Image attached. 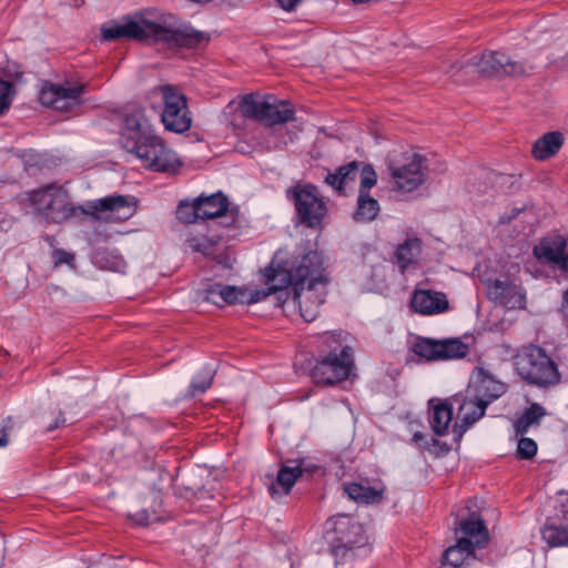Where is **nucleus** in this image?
<instances>
[{
	"instance_id": "obj_6",
	"label": "nucleus",
	"mask_w": 568,
	"mask_h": 568,
	"mask_svg": "<svg viewBox=\"0 0 568 568\" xmlns=\"http://www.w3.org/2000/svg\"><path fill=\"white\" fill-rule=\"evenodd\" d=\"M456 544L448 547L443 554L442 564L445 568H460L474 558L476 549L488 545L489 535L484 520L477 514L460 520L456 529Z\"/></svg>"
},
{
	"instance_id": "obj_9",
	"label": "nucleus",
	"mask_w": 568,
	"mask_h": 568,
	"mask_svg": "<svg viewBox=\"0 0 568 568\" xmlns=\"http://www.w3.org/2000/svg\"><path fill=\"white\" fill-rule=\"evenodd\" d=\"M244 118L264 122L267 125L283 124L294 119L291 103L274 95L245 94L239 102Z\"/></svg>"
},
{
	"instance_id": "obj_34",
	"label": "nucleus",
	"mask_w": 568,
	"mask_h": 568,
	"mask_svg": "<svg viewBox=\"0 0 568 568\" xmlns=\"http://www.w3.org/2000/svg\"><path fill=\"white\" fill-rule=\"evenodd\" d=\"M197 207H200L197 197L193 201H181L176 210V217L184 223H194L201 220Z\"/></svg>"
},
{
	"instance_id": "obj_23",
	"label": "nucleus",
	"mask_w": 568,
	"mask_h": 568,
	"mask_svg": "<svg viewBox=\"0 0 568 568\" xmlns=\"http://www.w3.org/2000/svg\"><path fill=\"white\" fill-rule=\"evenodd\" d=\"M478 72L484 75H519L524 73V68L517 62H511L504 53L490 51L483 53L474 63Z\"/></svg>"
},
{
	"instance_id": "obj_40",
	"label": "nucleus",
	"mask_w": 568,
	"mask_h": 568,
	"mask_svg": "<svg viewBox=\"0 0 568 568\" xmlns=\"http://www.w3.org/2000/svg\"><path fill=\"white\" fill-rule=\"evenodd\" d=\"M113 262L110 264V268L115 272H124L126 268V263L120 256H111Z\"/></svg>"
},
{
	"instance_id": "obj_29",
	"label": "nucleus",
	"mask_w": 568,
	"mask_h": 568,
	"mask_svg": "<svg viewBox=\"0 0 568 568\" xmlns=\"http://www.w3.org/2000/svg\"><path fill=\"white\" fill-rule=\"evenodd\" d=\"M546 415L545 408L534 403L515 422L514 429L517 436L525 435L532 426L539 425L540 419Z\"/></svg>"
},
{
	"instance_id": "obj_3",
	"label": "nucleus",
	"mask_w": 568,
	"mask_h": 568,
	"mask_svg": "<svg viewBox=\"0 0 568 568\" xmlns=\"http://www.w3.org/2000/svg\"><path fill=\"white\" fill-rule=\"evenodd\" d=\"M121 141L123 148L149 170L171 173L181 166L178 154L154 132L142 111H134L124 118Z\"/></svg>"
},
{
	"instance_id": "obj_30",
	"label": "nucleus",
	"mask_w": 568,
	"mask_h": 568,
	"mask_svg": "<svg viewBox=\"0 0 568 568\" xmlns=\"http://www.w3.org/2000/svg\"><path fill=\"white\" fill-rule=\"evenodd\" d=\"M357 173L358 163L354 161L338 168L334 173H328L325 182L334 190L342 192L351 181L355 180Z\"/></svg>"
},
{
	"instance_id": "obj_33",
	"label": "nucleus",
	"mask_w": 568,
	"mask_h": 568,
	"mask_svg": "<svg viewBox=\"0 0 568 568\" xmlns=\"http://www.w3.org/2000/svg\"><path fill=\"white\" fill-rule=\"evenodd\" d=\"M187 245L193 252L201 253L204 256H211L215 252L217 241L205 235L189 236Z\"/></svg>"
},
{
	"instance_id": "obj_22",
	"label": "nucleus",
	"mask_w": 568,
	"mask_h": 568,
	"mask_svg": "<svg viewBox=\"0 0 568 568\" xmlns=\"http://www.w3.org/2000/svg\"><path fill=\"white\" fill-rule=\"evenodd\" d=\"M534 254L538 260L558 266L562 275L568 277V250L562 236L542 240L535 246Z\"/></svg>"
},
{
	"instance_id": "obj_26",
	"label": "nucleus",
	"mask_w": 568,
	"mask_h": 568,
	"mask_svg": "<svg viewBox=\"0 0 568 568\" xmlns=\"http://www.w3.org/2000/svg\"><path fill=\"white\" fill-rule=\"evenodd\" d=\"M564 141L565 138L561 132H548L535 141L531 155L537 161H546L559 152Z\"/></svg>"
},
{
	"instance_id": "obj_14",
	"label": "nucleus",
	"mask_w": 568,
	"mask_h": 568,
	"mask_svg": "<svg viewBox=\"0 0 568 568\" xmlns=\"http://www.w3.org/2000/svg\"><path fill=\"white\" fill-rule=\"evenodd\" d=\"M489 300L507 310H521L526 305V294L516 278L501 275L486 284Z\"/></svg>"
},
{
	"instance_id": "obj_1",
	"label": "nucleus",
	"mask_w": 568,
	"mask_h": 568,
	"mask_svg": "<svg viewBox=\"0 0 568 568\" xmlns=\"http://www.w3.org/2000/svg\"><path fill=\"white\" fill-rule=\"evenodd\" d=\"M264 283L271 294H278L283 303L297 304L306 322L314 321L325 301L327 278L323 258L316 251L288 254L278 250L263 271Z\"/></svg>"
},
{
	"instance_id": "obj_37",
	"label": "nucleus",
	"mask_w": 568,
	"mask_h": 568,
	"mask_svg": "<svg viewBox=\"0 0 568 568\" xmlns=\"http://www.w3.org/2000/svg\"><path fill=\"white\" fill-rule=\"evenodd\" d=\"M520 436L517 444V456L521 459H530L537 454V444L531 438Z\"/></svg>"
},
{
	"instance_id": "obj_35",
	"label": "nucleus",
	"mask_w": 568,
	"mask_h": 568,
	"mask_svg": "<svg viewBox=\"0 0 568 568\" xmlns=\"http://www.w3.org/2000/svg\"><path fill=\"white\" fill-rule=\"evenodd\" d=\"M214 373L215 371L212 366H205L201 369L191 382L192 394H202L209 389L212 384Z\"/></svg>"
},
{
	"instance_id": "obj_2",
	"label": "nucleus",
	"mask_w": 568,
	"mask_h": 568,
	"mask_svg": "<svg viewBox=\"0 0 568 568\" xmlns=\"http://www.w3.org/2000/svg\"><path fill=\"white\" fill-rule=\"evenodd\" d=\"M104 40L133 39L162 49L195 48L207 41L203 32L189 24H176L171 16L140 12L113 21L101 29Z\"/></svg>"
},
{
	"instance_id": "obj_31",
	"label": "nucleus",
	"mask_w": 568,
	"mask_h": 568,
	"mask_svg": "<svg viewBox=\"0 0 568 568\" xmlns=\"http://www.w3.org/2000/svg\"><path fill=\"white\" fill-rule=\"evenodd\" d=\"M379 210L377 200L368 193L359 192L354 219L359 222H371L376 219Z\"/></svg>"
},
{
	"instance_id": "obj_20",
	"label": "nucleus",
	"mask_w": 568,
	"mask_h": 568,
	"mask_svg": "<svg viewBox=\"0 0 568 568\" xmlns=\"http://www.w3.org/2000/svg\"><path fill=\"white\" fill-rule=\"evenodd\" d=\"M315 468L314 465H308L304 459L292 462V465H284L280 468L275 480L268 485L270 495L276 499L287 495L297 478L303 476L304 473H311Z\"/></svg>"
},
{
	"instance_id": "obj_45",
	"label": "nucleus",
	"mask_w": 568,
	"mask_h": 568,
	"mask_svg": "<svg viewBox=\"0 0 568 568\" xmlns=\"http://www.w3.org/2000/svg\"><path fill=\"white\" fill-rule=\"evenodd\" d=\"M8 445V437L4 429H0V447H4Z\"/></svg>"
},
{
	"instance_id": "obj_42",
	"label": "nucleus",
	"mask_w": 568,
	"mask_h": 568,
	"mask_svg": "<svg viewBox=\"0 0 568 568\" xmlns=\"http://www.w3.org/2000/svg\"><path fill=\"white\" fill-rule=\"evenodd\" d=\"M64 423H65V419L63 418L62 414L60 413L59 416L55 418L54 423L48 425L47 430L52 432V430L59 428L60 426L64 425Z\"/></svg>"
},
{
	"instance_id": "obj_24",
	"label": "nucleus",
	"mask_w": 568,
	"mask_h": 568,
	"mask_svg": "<svg viewBox=\"0 0 568 568\" xmlns=\"http://www.w3.org/2000/svg\"><path fill=\"white\" fill-rule=\"evenodd\" d=\"M428 404L430 427L436 435L443 436L453 420V405L435 398L430 399Z\"/></svg>"
},
{
	"instance_id": "obj_25",
	"label": "nucleus",
	"mask_w": 568,
	"mask_h": 568,
	"mask_svg": "<svg viewBox=\"0 0 568 568\" xmlns=\"http://www.w3.org/2000/svg\"><path fill=\"white\" fill-rule=\"evenodd\" d=\"M344 491L356 503L373 505L383 499L385 487L382 484L371 487L362 483H345Z\"/></svg>"
},
{
	"instance_id": "obj_16",
	"label": "nucleus",
	"mask_w": 568,
	"mask_h": 568,
	"mask_svg": "<svg viewBox=\"0 0 568 568\" xmlns=\"http://www.w3.org/2000/svg\"><path fill=\"white\" fill-rule=\"evenodd\" d=\"M271 295L266 290L248 291L245 287L213 284L206 290V300L217 306L231 304H253Z\"/></svg>"
},
{
	"instance_id": "obj_19",
	"label": "nucleus",
	"mask_w": 568,
	"mask_h": 568,
	"mask_svg": "<svg viewBox=\"0 0 568 568\" xmlns=\"http://www.w3.org/2000/svg\"><path fill=\"white\" fill-rule=\"evenodd\" d=\"M425 171V159L414 154L408 163L394 169L392 175L398 190L412 192L424 183Z\"/></svg>"
},
{
	"instance_id": "obj_21",
	"label": "nucleus",
	"mask_w": 568,
	"mask_h": 568,
	"mask_svg": "<svg viewBox=\"0 0 568 568\" xmlns=\"http://www.w3.org/2000/svg\"><path fill=\"white\" fill-rule=\"evenodd\" d=\"M410 307L420 315L432 316L446 312L449 302L443 292L416 287L410 298Z\"/></svg>"
},
{
	"instance_id": "obj_15",
	"label": "nucleus",
	"mask_w": 568,
	"mask_h": 568,
	"mask_svg": "<svg viewBox=\"0 0 568 568\" xmlns=\"http://www.w3.org/2000/svg\"><path fill=\"white\" fill-rule=\"evenodd\" d=\"M414 353L427 361H447L465 357L468 346L457 338H419L414 345Z\"/></svg>"
},
{
	"instance_id": "obj_44",
	"label": "nucleus",
	"mask_w": 568,
	"mask_h": 568,
	"mask_svg": "<svg viewBox=\"0 0 568 568\" xmlns=\"http://www.w3.org/2000/svg\"><path fill=\"white\" fill-rule=\"evenodd\" d=\"M136 517H138V518H136V523H138L139 525H144V524H146L148 515H146V513H145V511H142V513L136 514Z\"/></svg>"
},
{
	"instance_id": "obj_43",
	"label": "nucleus",
	"mask_w": 568,
	"mask_h": 568,
	"mask_svg": "<svg viewBox=\"0 0 568 568\" xmlns=\"http://www.w3.org/2000/svg\"><path fill=\"white\" fill-rule=\"evenodd\" d=\"M520 212H521V210H520V209H516V210H514L513 215H509V216H507V217H506V216H501V217H500V222H501V223L510 222V221H511L513 219H515V217H516Z\"/></svg>"
},
{
	"instance_id": "obj_11",
	"label": "nucleus",
	"mask_w": 568,
	"mask_h": 568,
	"mask_svg": "<svg viewBox=\"0 0 568 568\" xmlns=\"http://www.w3.org/2000/svg\"><path fill=\"white\" fill-rule=\"evenodd\" d=\"M286 194L293 201L297 216L303 223L311 227L321 225L327 213V207L315 186L297 184L287 190Z\"/></svg>"
},
{
	"instance_id": "obj_27",
	"label": "nucleus",
	"mask_w": 568,
	"mask_h": 568,
	"mask_svg": "<svg viewBox=\"0 0 568 568\" xmlns=\"http://www.w3.org/2000/svg\"><path fill=\"white\" fill-rule=\"evenodd\" d=\"M201 220H211L223 216L229 211V200L221 192L197 197Z\"/></svg>"
},
{
	"instance_id": "obj_8",
	"label": "nucleus",
	"mask_w": 568,
	"mask_h": 568,
	"mask_svg": "<svg viewBox=\"0 0 568 568\" xmlns=\"http://www.w3.org/2000/svg\"><path fill=\"white\" fill-rule=\"evenodd\" d=\"M325 537L336 559H345L355 547L364 546V528L354 517L339 514L325 524Z\"/></svg>"
},
{
	"instance_id": "obj_4",
	"label": "nucleus",
	"mask_w": 568,
	"mask_h": 568,
	"mask_svg": "<svg viewBox=\"0 0 568 568\" xmlns=\"http://www.w3.org/2000/svg\"><path fill=\"white\" fill-rule=\"evenodd\" d=\"M150 105L160 112L165 130L184 133L192 125L185 94L173 84H160L149 93Z\"/></svg>"
},
{
	"instance_id": "obj_5",
	"label": "nucleus",
	"mask_w": 568,
	"mask_h": 568,
	"mask_svg": "<svg viewBox=\"0 0 568 568\" xmlns=\"http://www.w3.org/2000/svg\"><path fill=\"white\" fill-rule=\"evenodd\" d=\"M341 334H326L323 343L331 351L321 355L312 368V378L316 384L333 385L349 378L354 371L353 349L342 346Z\"/></svg>"
},
{
	"instance_id": "obj_12",
	"label": "nucleus",
	"mask_w": 568,
	"mask_h": 568,
	"mask_svg": "<svg viewBox=\"0 0 568 568\" xmlns=\"http://www.w3.org/2000/svg\"><path fill=\"white\" fill-rule=\"evenodd\" d=\"M84 92V85L63 87L50 82L43 83L39 100L44 106L61 112H73L81 104V95Z\"/></svg>"
},
{
	"instance_id": "obj_10",
	"label": "nucleus",
	"mask_w": 568,
	"mask_h": 568,
	"mask_svg": "<svg viewBox=\"0 0 568 568\" xmlns=\"http://www.w3.org/2000/svg\"><path fill=\"white\" fill-rule=\"evenodd\" d=\"M29 200L37 213L48 222L62 223L75 213L67 191L54 184L30 192Z\"/></svg>"
},
{
	"instance_id": "obj_28",
	"label": "nucleus",
	"mask_w": 568,
	"mask_h": 568,
	"mask_svg": "<svg viewBox=\"0 0 568 568\" xmlns=\"http://www.w3.org/2000/svg\"><path fill=\"white\" fill-rule=\"evenodd\" d=\"M422 251V242L417 237H408L399 244L395 252L396 262L402 271L415 263Z\"/></svg>"
},
{
	"instance_id": "obj_32",
	"label": "nucleus",
	"mask_w": 568,
	"mask_h": 568,
	"mask_svg": "<svg viewBox=\"0 0 568 568\" xmlns=\"http://www.w3.org/2000/svg\"><path fill=\"white\" fill-rule=\"evenodd\" d=\"M541 537L550 547L568 546V529L564 526L545 525Z\"/></svg>"
},
{
	"instance_id": "obj_46",
	"label": "nucleus",
	"mask_w": 568,
	"mask_h": 568,
	"mask_svg": "<svg viewBox=\"0 0 568 568\" xmlns=\"http://www.w3.org/2000/svg\"><path fill=\"white\" fill-rule=\"evenodd\" d=\"M413 440L418 444L419 442L424 440V435L420 432H415L413 435Z\"/></svg>"
},
{
	"instance_id": "obj_39",
	"label": "nucleus",
	"mask_w": 568,
	"mask_h": 568,
	"mask_svg": "<svg viewBox=\"0 0 568 568\" xmlns=\"http://www.w3.org/2000/svg\"><path fill=\"white\" fill-rule=\"evenodd\" d=\"M52 257H53L55 266L61 265V264L72 265L73 260H74L73 254L70 252H67L64 250L53 251Z\"/></svg>"
},
{
	"instance_id": "obj_18",
	"label": "nucleus",
	"mask_w": 568,
	"mask_h": 568,
	"mask_svg": "<svg viewBox=\"0 0 568 568\" xmlns=\"http://www.w3.org/2000/svg\"><path fill=\"white\" fill-rule=\"evenodd\" d=\"M467 388L489 405L506 393L507 385L491 371L476 367L473 371Z\"/></svg>"
},
{
	"instance_id": "obj_38",
	"label": "nucleus",
	"mask_w": 568,
	"mask_h": 568,
	"mask_svg": "<svg viewBox=\"0 0 568 568\" xmlns=\"http://www.w3.org/2000/svg\"><path fill=\"white\" fill-rule=\"evenodd\" d=\"M14 88L11 82L0 80V114H2L12 103Z\"/></svg>"
},
{
	"instance_id": "obj_17",
	"label": "nucleus",
	"mask_w": 568,
	"mask_h": 568,
	"mask_svg": "<svg viewBox=\"0 0 568 568\" xmlns=\"http://www.w3.org/2000/svg\"><path fill=\"white\" fill-rule=\"evenodd\" d=\"M453 402L458 406L457 422L454 425V433L462 436L463 433L485 414L488 404L475 393L466 388L464 393L454 396Z\"/></svg>"
},
{
	"instance_id": "obj_41",
	"label": "nucleus",
	"mask_w": 568,
	"mask_h": 568,
	"mask_svg": "<svg viewBox=\"0 0 568 568\" xmlns=\"http://www.w3.org/2000/svg\"><path fill=\"white\" fill-rule=\"evenodd\" d=\"M281 8L292 11L301 0H277Z\"/></svg>"
},
{
	"instance_id": "obj_13",
	"label": "nucleus",
	"mask_w": 568,
	"mask_h": 568,
	"mask_svg": "<svg viewBox=\"0 0 568 568\" xmlns=\"http://www.w3.org/2000/svg\"><path fill=\"white\" fill-rule=\"evenodd\" d=\"M89 209L97 217L108 222H123L136 212V199L133 195L112 194L91 201Z\"/></svg>"
},
{
	"instance_id": "obj_7",
	"label": "nucleus",
	"mask_w": 568,
	"mask_h": 568,
	"mask_svg": "<svg viewBox=\"0 0 568 568\" xmlns=\"http://www.w3.org/2000/svg\"><path fill=\"white\" fill-rule=\"evenodd\" d=\"M515 366L518 375L528 384L547 387L560 378L556 363L536 345L521 347L515 357Z\"/></svg>"
},
{
	"instance_id": "obj_36",
	"label": "nucleus",
	"mask_w": 568,
	"mask_h": 568,
	"mask_svg": "<svg viewBox=\"0 0 568 568\" xmlns=\"http://www.w3.org/2000/svg\"><path fill=\"white\" fill-rule=\"evenodd\" d=\"M361 176L359 192L368 193V191L376 184L377 175L371 165H362L358 163V173Z\"/></svg>"
}]
</instances>
